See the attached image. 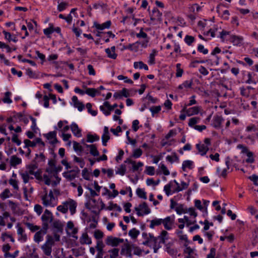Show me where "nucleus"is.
<instances>
[{
    "instance_id": "38",
    "label": "nucleus",
    "mask_w": 258,
    "mask_h": 258,
    "mask_svg": "<svg viewBox=\"0 0 258 258\" xmlns=\"http://www.w3.org/2000/svg\"><path fill=\"white\" fill-rule=\"evenodd\" d=\"M136 193L137 196L142 199L146 200L147 199V196H146V192L144 191V189L138 188L136 190Z\"/></svg>"
},
{
    "instance_id": "10",
    "label": "nucleus",
    "mask_w": 258,
    "mask_h": 258,
    "mask_svg": "<svg viewBox=\"0 0 258 258\" xmlns=\"http://www.w3.org/2000/svg\"><path fill=\"white\" fill-rule=\"evenodd\" d=\"M162 224L164 225L165 229L169 230L172 228V225L174 223V219L170 216L167 217L164 219H162Z\"/></svg>"
},
{
    "instance_id": "52",
    "label": "nucleus",
    "mask_w": 258,
    "mask_h": 258,
    "mask_svg": "<svg viewBox=\"0 0 258 258\" xmlns=\"http://www.w3.org/2000/svg\"><path fill=\"white\" fill-rule=\"evenodd\" d=\"M24 143H25L24 148H29V147H34L36 146L34 141H31L28 139H25L24 141Z\"/></svg>"
},
{
    "instance_id": "29",
    "label": "nucleus",
    "mask_w": 258,
    "mask_h": 258,
    "mask_svg": "<svg viewBox=\"0 0 258 258\" xmlns=\"http://www.w3.org/2000/svg\"><path fill=\"white\" fill-rule=\"evenodd\" d=\"M13 195L11 193L10 190L8 188H6L1 194L0 198L4 200L9 197H11Z\"/></svg>"
},
{
    "instance_id": "42",
    "label": "nucleus",
    "mask_w": 258,
    "mask_h": 258,
    "mask_svg": "<svg viewBox=\"0 0 258 258\" xmlns=\"http://www.w3.org/2000/svg\"><path fill=\"white\" fill-rule=\"evenodd\" d=\"M184 42L189 46L191 45V44L195 42V37L190 35H186L184 39Z\"/></svg>"
},
{
    "instance_id": "59",
    "label": "nucleus",
    "mask_w": 258,
    "mask_h": 258,
    "mask_svg": "<svg viewBox=\"0 0 258 258\" xmlns=\"http://www.w3.org/2000/svg\"><path fill=\"white\" fill-rule=\"evenodd\" d=\"M146 172L148 175H153L155 174V168L153 166H147Z\"/></svg>"
},
{
    "instance_id": "15",
    "label": "nucleus",
    "mask_w": 258,
    "mask_h": 258,
    "mask_svg": "<svg viewBox=\"0 0 258 258\" xmlns=\"http://www.w3.org/2000/svg\"><path fill=\"white\" fill-rule=\"evenodd\" d=\"M80 242L81 244H91L92 243V240L89 237L87 232L83 233L80 238Z\"/></svg>"
},
{
    "instance_id": "9",
    "label": "nucleus",
    "mask_w": 258,
    "mask_h": 258,
    "mask_svg": "<svg viewBox=\"0 0 258 258\" xmlns=\"http://www.w3.org/2000/svg\"><path fill=\"white\" fill-rule=\"evenodd\" d=\"M224 120V118L221 116L215 115L213 119L212 125L216 129L220 128Z\"/></svg>"
},
{
    "instance_id": "19",
    "label": "nucleus",
    "mask_w": 258,
    "mask_h": 258,
    "mask_svg": "<svg viewBox=\"0 0 258 258\" xmlns=\"http://www.w3.org/2000/svg\"><path fill=\"white\" fill-rule=\"evenodd\" d=\"M17 233L19 235V240L23 242H25L27 239V236L25 233H24V229L21 227H19L17 230Z\"/></svg>"
},
{
    "instance_id": "64",
    "label": "nucleus",
    "mask_w": 258,
    "mask_h": 258,
    "mask_svg": "<svg viewBox=\"0 0 258 258\" xmlns=\"http://www.w3.org/2000/svg\"><path fill=\"white\" fill-rule=\"evenodd\" d=\"M198 50L203 53L204 54H207L209 51L207 48H205L203 45L202 44H199L198 46Z\"/></svg>"
},
{
    "instance_id": "60",
    "label": "nucleus",
    "mask_w": 258,
    "mask_h": 258,
    "mask_svg": "<svg viewBox=\"0 0 258 258\" xmlns=\"http://www.w3.org/2000/svg\"><path fill=\"white\" fill-rule=\"evenodd\" d=\"M82 176L85 179L87 180H90V175L87 168H84L82 170Z\"/></svg>"
},
{
    "instance_id": "23",
    "label": "nucleus",
    "mask_w": 258,
    "mask_h": 258,
    "mask_svg": "<svg viewBox=\"0 0 258 258\" xmlns=\"http://www.w3.org/2000/svg\"><path fill=\"white\" fill-rule=\"evenodd\" d=\"M22 163V160L21 158L17 157L15 155H13L11 157L10 164L12 166L15 167L17 165H19Z\"/></svg>"
},
{
    "instance_id": "48",
    "label": "nucleus",
    "mask_w": 258,
    "mask_h": 258,
    "mask_svg": "<svg viewBox=\"0 0 258 258\" xmlns=\"http://www.w3.org/2000/svg\"><path fill=\"white\" fill-rule=\"evenodd\" d=\"M136 36L139 38H144L145 39H149L147 34L143 31V28H141L139 33L136 34Z\"/></svg>"
},
{
    "instance_id": "20",
    "label": "nucleus",
    "mask_w": 258,
    "mask_h": 258,
    "mask_svg": "<svg viewBox=\"0 0 258 258\" xmlns=\"http://www.w3.org/2000/svg\"><path fill=\"white\" fill-rule=\"evenodd\" d=\"M87 148L90 149V153L93 156H98L99 155V152L97 150V147L95 145H87L86 144Z\"/></svg>"
},
{
    "instance_id": "34",
    "label": "nucleus",
    "mask_w": 258,
    "mask_h": 258,
    "mask_svg": "<svg viewBox=\"0 0 258 258\" xmlns=\"http://www.w3.org/2000/svg\"><path fill=\"white\" fill-rule=\"evenodd\" d=\"M242 38L237 36L233 35L230 38V41L234 45H238L241 43L242 41Z\"/></svg>"
},
{
    "instance_id": "17",
    "label": "nucleus",
    "mask_w": 258,
    "mask_h": 258,
    "mask_svg": "<svg viewBox=\"0 0 258 258\" xmlns=\"http://www.w3.org/2000/svg\"><path fill=\"white\" fill-rule=\"evenodd\" d=\"M70 127L73 134L75 136L77 137H80L82 136L81 130L79 128L78 125L76 123H72Z\"/></svg>"
},
{
    "instance_id": "21",
    "label": "nucleus",
    "mask_w": 258,
    "mask_h": 258,
    "mask_svg": "<svg viewBox=\"0 0 258 258\" xmlns=\"http://www.w3.org/2000/svg\"><path fill=\"white\" fill-rule=\"evenodd\" d=\"M115 47L114 46H112L110 49H105V52L107 54L108 57L115 59L117 57V54L115 52Z\"/></svg>"
},
{
    "instance_id": "14",
    "label": "nucleus",
    "mask_w": 258,
    "mask_h": 258,
    "mask_svg": "<svg viewBox=\"0 0 258 258\" xmlns=\"http://www.w3.org/2000/svg\"><path fill=\"white\" fill-rule=\"evenodd\" d=\"M182 111H186L187 116H189L198 114L200 111V108L198 106H194L186 109V107H184Z\"/></svg>"
},
{
    "instance_id": "45",
    "label": "nucleus",
    "mask_w": 258,
    "mask_h": 258,
    "mask_svg": "<svg viewBox=\"0 0 258 258\" xmlns=\"http://www.w3.org/2000/svg\"><path fill=\"white\" fill-rule=\"evenodd\" d=\"M25 225L32 232H35L39 230L40 227L36 225H34L33 224L29 222L25 223Z\"/></svg>"
},
{
    "instance_id": "30",
    "label": "nucleus",
    "mask_w": 258,
    "mask_h": 258,
    "mask_svg": "<svg viewBox=\"0 0 258 258\" xmlns=\"http://www.w3.org/2000/svg\"><path fill=\"white\" fill-rule=\"evenodd\" d=\"M38 165L36 162H33L27 166V169L28 170V173L30 174H32L35 172V170L37 169Z\"/></svg>"
},
{
    "instance_id": "27",
    "label": "nucleus",
    "mask_w": 258,
    "mask_h": 258,
    "mask_svg": "<svg viewBox=\"0 0 258 258\" xmlns=\"http://www.w3.org/2000/svg\"><path fill=\"white\" fill-rule=\"evenodd\" d=\"M105 244L103 243L102 240H97L95 248L97 252H104L103 250Z\"/></svg>"
},
{
    "instance_id": "6",
    "label": "nucleus",
    "mask_w": 258,
    "mask_h": 258,
    "mask_svg": "<svg viewBox=\"0 0 258 258\" xmlns=\"http://www.w3.org/2000/svg\"><path fill=\"white\" fill-rule=\"evenodd\" d=\"M53 244V239L49 237L46 242L42 246V249L46 255L49 256L51 255L52 251L51 247Z\"/></svg>"
},
{
    "instance_id": "26",
    "label": "nucleus",
    "mask_w": 258,
    "mask_h": 258,
    "mask_svg": "<svg viewBox=\"0 0 258 258\" xmlns=\"http://www.w3.org/2000/svg\"><path fill=\"white\" fill-rule=\"evenodd\" d=\"M61 168L58 169L56 167H48L46 169V172L49 174L55 176L57 175V172L60 170Z\"/></svg>"
},
{
    "instance_id": "57",
    "label": "nucleus",
    "mask_w": 258,
    "mask_h": 258,
    "mask_svg": "<svg viewBox=\"0 0 258 258\" xmlns=\"http://www.w3.org/2000/svg\"><path fill=\"white\" fill-rule=\"evenodd\" d=\"M68 6V4L65 2H61L58 4L57 6V10L59 12H61L64 10L67 6Z\"/></svg>"
},
{
    "instance_id": "22",
    "label": "nucleus",
    "mask_w": 258,
    "mask_h": 258,
    "mask_svg": "<svg viewBox=\"0 0 258 258\" xmlns=\"http://www.w3.org/2000/svg\"><path fill=\"white\" fill-rule=\"evenodd\" d=\"M173 182L175 183V184L177 186V187L174 191V192H179V191L182 190L183 189H186L188 187V185H189L188 183H186L184 181H182L181 182L182 187H181L179 186V184L177 182V181L176 180H174Z\"/></svg>"
},
{
    "instance_id": "49",
    "label": "nucleus",
    "mask_w": 258,
    "mask_h": 258,
    "mask_svg": "<svg viewBox=\"0 0 258 258\" xmlns=\"http://www.w3.org/2000/svg\"><path fill=\"white\" fill-rule=\"evenodd\" d=\"M142 237L144 238L145 240L143 242L142 244L144 245L150 246V240H149V236L146 232H143L142 233Z\"/></svg>"
},
{
    "instance_id": "5",
    "label": "nucleus",
    "mask_w": 258,
    "mask_h": 258,
    "mask_svg": "<svg viewBox=\"0 0 258 258\" xmlns=\"http://www.w3.org/2000/svg\"><path fill=\"white\" fill-rule=\"evenodd\" d=\"M123 239L115 237L112 236H108L105 239L106 244L113 247L117 246L120 243H123Z\"/></svg>"
},
{
    "instance_id": "18",
    "label": "nucleus",
    "mask_w": 258,
    "mask_h": 258,
    "mask_svg": "<svg viewBox=\"0 0 258 258\" xmlns=\"http://www.w3.org/2000/svg\"><path fill=\"white\" fill-rule=\"evenodd\" d=\"M111 23L110 21H107L102 24H98L95 22L94 23V26L97 29L102 30L106 28H109L111 26Z\"/></svg>"
},
{
    "instance_id": "63",
    "label": "nucleus",
    "mask_w": 258,
    "mask_h": 258,
    "mask_svg": "<svg viewBox=\"0 0 258 258\" xmlns=\"http://www.w3.org/2000/svg\"><path fill=\"white\" fill-rule=\"evenodd\" d=\"M73 148H74V150L76 151H80V152L83 151L82 147L80 145L79 143H78L77 142L74 141L73 142Z\"/></svg>"
},
{
    "instance_id": "39",
    "label": "nucleus",
    "mask_w": 258,
    "mask_h": 258,
    "mask_svg": "<svg viewBox=\"0 0 258 258\" xmlns=\"http://www.w3.org/2000/svg\"><path fill=\"white\" fill-rule=\"evenodd\" d=\"M45 160V157L43 153H40V154H35V158L33 161V162H44Z\"/></svg>"
},
{
    "instance_id": "8",
    "label": "nucleus",
    "mask_w": 258,
    "mask_h": 258,
    "mask_svg": "<svg viewBox=\"0 0 258 258\" xmlns=\"http://www.w3.org/2000/svg\"><path fill=\"white\" fill-rule=\"evenodd\" d=\"M79 172L80 169L77 167H76L75 169L64 173V176L68 180L71 181L77 176V174Z\"/></svg>"
},
{
    "instance_id": "43",
    "label": "nucleus",
    "mask_w": 258,
    "mask_h": 258,
    "mask_svg": "<svg viewBox=\"0 0 258 258\" xmlns=\"http://www.w3.org/2000/svg\"><path fill=\"white\" fill-rule=\"evenodd\" d=\"M78 228L76 227V228H75L71 230H69V231L67 230V232L68 235H71L75 239H77L78 238V237L76 235V234L78 233Z\"/></svg>"
},
{
    "instance_id": "50",
    "label": "nucleus",
    "mask_w": 258,
    "mask_h": 258,
    "mask_svg": "<svg viewBox=\"0 0 258 258\" xmlns=\"http://www.w3.org/2000/svg\"><path fill=\"white\" fill-rule=\"evenodd\" d=\"M142 153L143 152L141 149H136L134 150L132 156L135 158H138L141 156Z\"/></svg>"
},
{
    "instance_id": "58",
    "label": "nucleus",
    "mask_w": 258,
    "mask_h": 258,
    "mask_svg": "<svg viewBox=\"0 0 258 258\" xmlns=\"http://www.w3.org/2000/svg\"><path fill=\"white\" fill-rule=\"evenodd\" d=\"M53 32L54 28L52 25H51L48 28L43 30L44 34L46 36L49 35L50 34H52Z\"/></svg>"
},
{
    "instance_id": "35",
    "label": "nucleus",
    "mask_w": 258,
    "mask_h": 258,
    "mask_svg": "<svg viewBox=\"0 0 258 258\" xmlns=\"http://www.w3.org/2000/svg\"><path fill=\"white\" fill-rule=\"evenodd\" d=\"M99 137L97 135H90L88 134L87 136V142L89 143H93L95 141H98Z\"/></svg>"
},
{
    "instance_id": "41",
    "label": "nucleus",
    "mask_w": 258,
    "mask_h": 258,
    "mask_svg": "<svg viewBox=\"0 0 258 258\" xmlns=\"http://www.w3.org/2000/svg\"><path fill=\"white\" fill-rule=\"evenodd\" d=\"M119 249L114 248L108 251L110 253V258H116L118 256Z\"/></svg>"
},
{
    "instance_id": "16",
    "label": "nucleus",
    "mask_w": 258,
    "mask_h": 258,
    "mask_svg": "<svg viewBox=\"0 0 258 258\" xmlns=\"http://www.w3.org/2000/svg\"><path fill=\"white\" fill-rule=\"evenodd\" d=\"M196 148L201 156L205 155L209 150V147L203 144H197L196 145Z\"/></svg>"
},
{
    "instance_id": "62",
    "label": "nucleus",
    "mask_w": 258,
    "mask_h": 258,
    "mask_svg": "<svg viewBox=\"0 0 258 258\" xmlns=\"http://www.w3.org/2000/svg\"><path fill=\"white\" fill-rule=\"evenodd\" d=\"M200 118L199 117H196L190 118L188 122V125L190 126H194L198 122Z\"/></svg>"
},
{
    "instance_id": "1",
    "label": "nucleus",
    "mask_w": 258,
    "mask_h": 258,
    "mask_svg": "<svg viewBox=\"0 0 258 258\" xmlns=\"http://www.w3.org/2000/svg\"><path fill=\"white\" fill-rule=\"evenodd\" d=\"M44 194L41 197L42 204L44 206L54 207L57 204V198L53 195L52 190L48 193L46 188H44Z\"/></svg>"
},
{
    "instance_id": "3",
    "label": "nucleus",
    "mask_w": 258,
    "mask_h": 258,
    "mask_svg": "<svg viewBox=\"0 0 258 258\" xmlns=\"http://www.w3.org/2000/svg\"><path fill=\"white\" fill-rule=\"evenodd\" d=\"M53 215L51 212L47 209H46L41 216L42 221V228L43 229V234H46L48 228L49 223L53 221Z\"/></svg>"
},
{
    "instance_id": "56",
    "label": "nucleus",
    "mask_w": 258,
    "mask_h": 258,
    "mask_svg": "<svg viewBox=\"0 0 258 258\" xmlns=\"http://www.w3.org/2000/svg\"><path fill=\"white\" fill-rule=\"evenodd\" d=\"M161 109L160 106H154L150 107V110L151 111L152 115L158 113Z\"/></svg>"
},
{
    "instance_id": "4",
    "label": "nucleus",
    "mask_w": 258,
    "mask_h": 258,
    "mask_svg": "<svg viewBox=\"0 0 258 258\" xmlns=\"http://www.w3.org/2000/svg\"><path fill=\"white\" fill-rule=\"evenodd\" d=\"M135 210L137 211V214L139 216H143L144 214L147 215L151 212V210L146 202L140 204L138 207L135 208Z\"/></svg>"
},
{
    "instance_id": "61",
    "label": "nucleus",
    "mask_w": 258,
    "mask_h": 258,
    "mask_svg": "<svg viewBox=\"0 0 258 258\" xmlns=\"http://www.w3.org/2000/svg\"><path fill=\"white\" fill-rule=\"evenodd\" d=\"M248 178L252 181L255 185L258 186V175L253 174L249 176Z\"/></svg>"
},
{
    "instance_id": "44",
    "label": "nucleus",
    "mask_w": 258,
    "mask_h": 258,
    "mask_svg": "<svg viewBox=\"0 0 258 258\" xmlns=\"http://www.w3.org/2000/svg\"><path fill=\"white\" fill-rule=\"evenodd\" d=\"M126 172V166L124 164H121L118 169L116 171V174L121 175H124Z\"/></svg>"
},
{
    "instance_id": "37",
    "label": "nucleus",
    "mask_w": 258,
    "mask_h": 258,
    "mask_svg": "<svg viewBox=\"0 0 258 258\" xmlns=\"http://www.w3.org/2000/svg\"><path fill=\"white\" fill-rule=\"evenodd\" d=\"M85 93L92 97H94L96 95L97 93H99V92L96 89L87 88L85 91Z\"/></svg>"
},
{
    "instance_id": "25",
    "label": "nucleus",
    "mask_w": 258,
    "mask_h": 258,
    "mask_svg": "<svg viewBox=\"0 0 258 258\" xmlns=\"http://www.w3.org/2000/svg\"><path fill=\"white\" fill-rule=\"evenodd\" d=\"M193 81L192 80H187L183 82L181 84L179 85L178 88L179 89H183L184 88L188 89L192 87Z\"/></svg>"
},
{
    "instance_id": "40",
    "label": "nucleus",
    "mask_w": 258,
    "mask_h": 258,
    "mask_svg": "<svg viewBox=\"0 0 258 258\" xmlns=\"http://www.w3.org/2000/svg\"><path fill=\"white\" fill-rule=\"evenodd\" d=\"M29 174H30L27 171L20 174L23 182L25 183L28 182L30 179H33V177H30Z\"/></svg>"
},
{
    "instance_id": "2",
    "label": "nucleus",
    "mask_w": 258,
    "mask_h": 258,
    "mask_svg": "<svg viewBox=\"0 0 258 258\" xmlns=\"http://www.w3.org/2000/svg\"><path fill=\"white\" fill-rule=\"evenodd\" d=\"M77 202L74 200L69 199L68 200L63 202L61 205H59L57 207V210L63 214H66L69 209L72 215L76 212L77 207Z\"/></svg>"
},
{
    "instance_id": "13",
    "label": "nucleus",
    "mask_w": 258,
    "mask_h": 258,
    "mask_svg": "<svg viewBox=\"0 0 258 258\" xmlns=\"http://www.w3.org/2000/svg\"><path fill=\"white\" fill-rule=\"evenodd\" d=\"M162 15V13H161L157 8H154L152 10L150 19L152 21H160Z\"/></svg>"
},
{
    "instance_id": "32",
    "label": "nucleus",
    "mask_w": 258,
    "mask_h": 258,
    "mask_svg": "<svg viewBox=\"0 0 258 258\" xmlns=\"http://www.w3.org/2000/svg\"><path fill=\"white\" fill-rule=\"evenodd\" d=\"M192 169L193 168V162L190 160H185L183 162L182 169L183 171H185V169Z\"/></svg>"
},
{
    "instance_id": "47",
    "label": "nucleus",
    "mask_w": 258,
    "mask_h": 258,
    "mask_svg": "<svg viewBox=\"0 0 258 258\" xmlns=\"http://www.w3.org/2000/svg\"><path fill=\"white\" fill-rule=\"evenodd\" d=\"M104 236L103 233L99 230H96L95 231L94 233V237L97 240H102L101 239Z\"/></svg>"
},
{
    "instance_id": "46",
    "label": "nucleus",
    "mask_w": 258,
    "mask_h": 258,
    "mask_svg": "<svg viewBox=\"0 0 258 258\" xmlns=\"http://www.w3.org/2000/svg\"><path fill=\"white\" fill-rule=\"evenodd\" d=\"M113 209H116V210L119 212L121 211V208L120 206H118L116 204H113L110 202L109 206L107 207L106 209L111 211Z\"/></svg>"
},
{
    "instance_id": "28",
    "label": "nucleus",
    "mask_w": 258,
    "mask_h": 258,
    "mask_svg": "<svg viewBox=\"0 0 258 258\" xmlns=\"http://www.w3.org/2000/svg\"><path fill=\"white\" fill-rule=\"evenodd\" d=\"M134 67L135 69L139 68L140 69H144L145 70H148V67L146 64H145L143 61H136L134 63Z\"/></svg>"
},
{
    "instance_id": "31",
    "label": "nucleus",
    "mask_w": 258,
    "mask_h": 258,
    "mask_svg": "<svg viewBox=\"0 0 258 258\" xmlns=\"http://www.w3.org/2000/svg\"><path fill=\"white\" fill-rule=\"evenodd\" d=\"M150 227L151 228H154L155 226H159L162 224L163 220L162 219H157L155 218L150 222Z\"/></svg>"
},
{
    "instance_id": "11",
    "label": "nucleus",
    "mask_w": 258,
    "mask_h": 258,
    "mask_svg": "<svg viewBox=\"0 0 258 258\" xmlns=\"http://www.w3.org/2000/svg\"><path fill=\"white\" fill-rule=\"evenodd\" d=\"M72 100L74 107L77 108L79 111H82L84 109V104L78 100L76 96H73Z\"/></svg>"
},
{
    "instance_id": "33",
    "label": "nucleus",
    "mask_w": 258,
    "mask_h": 258,
    "mask_svg": "<svg viewBox=\"0 0 258 258\" xmlns=\"http://www.w3.org/2000/svg\"><path fill=\"white\" fill-rule=\"evenodd\" d=\"M53 227L56 229L58 232H62L63 225L59 220H56L53 222Z\"/></svg>"
},
{
    "instance_id": "53",
    "label": "nucleus",
    "mask_w": 258,
    "mask_h": 258,
    "mask_svg": "<svg viewBox=\"0 0 258 258\" xmlns=\"http://www.w3.org/2000/svg\"><path fill=\"white\" fill-rule=\"evenodd\" d=\"M181 64L177 63L176 65V77H180L182 76L183 71L182 69L180 68Z\"/></svg>"
},
{
    "instance_id": "36",
    "label": "nucleus",
    "mask_w": 258,
    "mask_h": 258,
    "mask_svg": "<svg viewBox=\"0 0 258 258\" xmlns=\"http://www.w3.org/2000/svg\"><path fill=\"white\" fill-rule=\"evenodd\" d=\"M140 231L136 229L135 228L132 229L128 232V235L131 237L132 239L136 238L140 234Z\"/></svg>"
},
{
    "instance_id": "54",
    "label": "nucleus",
    "mask_w": 258,
    "mask_h": 258,
    "mask_svg": "<svg viewBox=\"0 0 258 258\" xmlns=\"http://www.w3.org/2000/svg\"><path fill=\"white\" fill-rule=\"evenodd\" d=\"M247 156V159L245 160V162L248 163H252L254 162V159L253 157V153L251 152L247 153L246 155Z\"/></svg>"
},
{
    "instance_id": "24",
    "label": "nucleus",
    "mask_w": 258,
    "mask_h": 258,
    "mask_svg": "<svg viewBox=\"0 0 258 258\" xmlns=\"http://www.w3.org/2000/svg\"><path fill=\"white\" fill-rule=\"evenodd\" d=\"M45 234H43V229L42 228V229L39 230L35 234L34 237V241L37 243H39L41 241L43 240V235Z\"/></svg>"
},
{
    "instance_id": "51",
    "label": "nucleus",
    "mask_w": 258,
    "mask_h": 258,
    "mask_svg": "<svg viewBox=\"0 0 258 258\" xmlns=\"http://www.w3.org/2000/svg\"><path fill=\"white\" fill-rule=\"evenodd\" d=\"M175 211L178 214L187 213V209H184L182 205H180L175 208Z\"/></svg>"
},
{
    "instance_id": "12",
    "label": "nucleus",
    "mask_w": 258,
    "mask_h": 258,
    "mask_svg": "<svg viewBox=\"0 0 258 258\" xmlns=\"http://www.w3.org/2000/svg\"><path fill=\"white\" fill-rule=\"evenodd\" d=\"M47 139L50 140L49 143L52 145H54L58 143L56 139V132L55 131L50 132L45 135Z\"/></svg>"
},
{
    "instance_id": "55",
    "label": "nucleus",
    "mask_w": 258,
    "mask_h": 258,
    "mask_svg": "<svg viewBox=\"0 0 258 258\" xmlns=\"http://www.w3.org/2000/svg\"><path fill=\"white\" fill-rule=\"evenodd\" d=\"M11 94V93L10 92H6L5 97L3 99V101L4 103H8V104L12 103V101L10 98Z\"/></svg>"
},
{
    "instance_id": "7",
    "label": "nucleus",
    "mask_w": 258,
    "mask_h": 258,
    "mask_svg": "<svg viewBox=\"0 0 258 258\" xmlns=\"http://www.w3.org/2000/svg\"><path fill=\"white\" fill-rule=\"evenodd\" d=\"M126 242L122 245L120 253L121 254H125L128 256L132 255V247H135L134 245H131L128 242L127 239L125 240Z\"/></svg>"
}]
</instances>
